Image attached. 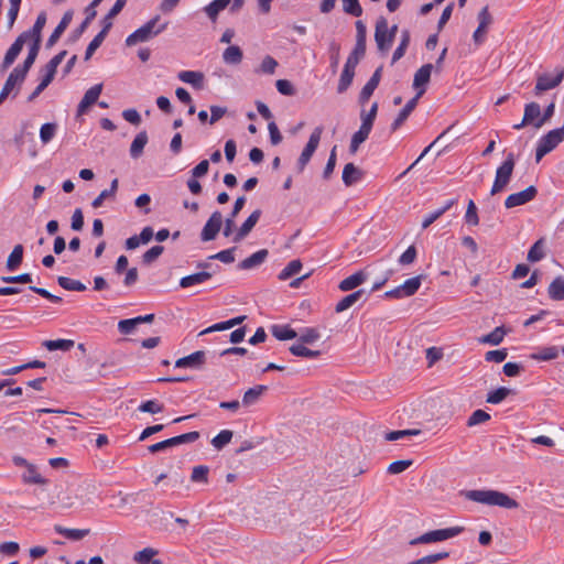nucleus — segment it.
I'll return each instance as SVG.
<instances>
[{"label":"nucleus","instance_id":"49","mask_svg":"<svg viewBox=\"0 0 564 564\" xmlns=\"http://www.w3.org/2000/svg\"><path fill=\"white\" fill-rule=\"evenodd\" d=\"M421 283H422V276L421 275L413 276L411 279L405 280L401 284V289L403 290V294H405L406 297L415 294L417 292V290L420 289Z\"/></svg>","mask_w":564,"mask_h":564},{"label":"nucleus","instance_id":"56","mask_svg":"<svg viewBox=\"0 0 564 564\" xmlns=\"http://www.w3.org/2000/svg\"><path fill=\"white\" fill-rule=\"evenodd\" d=\"M29 43H30L29 53H28V56L24 59L22 66L30 70V68L32 67V65L34 64V62L39 55L41 43L40 42H29Z\"/></svg>","mask_w":564,"mask_h":564},{"label":"nucleus","instance_id":"47","mask_svg":"<svg viewBox=\"0 0 564 564\" xmlns=\"http://www.w3.org/2000/svg\"><path fill=\"white\" fill-rule=\"evenodd\" d=\"M57 282L59 286L67 291L83 292L86 290V285L78 280H74L67 276H58Z\"/></svg>","mask_w":564,"mask_h":564},{"label":"nucleus","instance_id":"4","mask_svg":"<svg viewBox=\"0 0 564 564\" xmlns=\"http://www.w3.org/2000/svg\"><path fill=\"white\" fill-rule=\"evenodd\" d=\"M463 531L462 527H452L445 529H438L429 531L410 541L411 545L429 544L435 542H442L457 536Z\"/></svg>","mask_w":564,"mask_h":564},{"label":"nucleus","instance_id":"22","mask_svg":"<svg viewBox=\"0 0 564 564\" xmlns=\"http://www.w3.org/2000/svg\"><path fill=\"white\" fill-rule=\"evenodd\" d=\"M72 19H73V12L72 11H66L64 13L62 20L59 21V23L57 24V26L55 28V30L53 31V33L48 37V40L46 42V47L47 48H51V47H53L56 44V42L59 40L61 35L68 28L69 23L72 22Z\"/></svg>","mask_w":564,"mask_h":564},{"label":"nucleus","instance_id":"15","mask_svg":"<svg viewBox=\"0 0 564 564\" xmlns=\"http://www.w3.org/2000/svg\"><path fill=\"white\" fill-rule=\"evenodd\" d=\"M206 355L203 350H197L188 356L182 357L175 361L176 368L199 369L205 364Z\"/></svg>","mask_w":564,"mask_h":564},{"label":"nucleus","instance_id":"62","mask_svg":"<svg viewBox=\"0 0 564 564\" xmlns=\"http://www.w3.org/2000/svg\"><path fill=\"white\" fill-rule=\"evenodd\" d=\"M490 420V414L484 410H476L467 420V425L469 427L485 423Z\"/></svg>","mask_w":564,"mask_h":564},{"label":"nucleus","instance_id":"17","mask_svg":"<svg viewBox=\"0 0 564 564\" xmlns=\"http://www.w3.org/2000/svg\"><path fill=\"white\" fill-rule=\"evenodd\" d=\"M357 65L358 64H356L355 59L346 61L337 86V91L339 94L345 93L351 85Z\"/></svg>","mask_w":564,"mask_h":564},{"label":"nucleus","instance_id":"30","mask_svg":"<svg viewBox=\"0 0 564 564\" xmlns=\"http://www.w3.org/2000/svg\"><path fill=\"white\" fill-rule=\"evenodd\" d=\"M371 132V128L361 124L359 130L356 131L350 140L349 151L356 153L360 144L364 143Z\"/></svg>","mask_w":564,"mask_h":564},{"label":"nucleus","instance_id":"2","mask_svg":"<svg viewBox=\"0 0 564 564\" xmlns=\"http://www.w3.org/2000/svg\"><path fill=\"white\" fill-rule=\"evenodd\" d=\"M160 21V15H155L151 20H149L145 24L137 29L133 33H131L126 39V44L128 46L137 45L138 43L148 42L152 37L159 35L161 32H163L167 23H163L160 26H158V22Z\"/></svg>","mask_w":564,"mask_h":564},{"label":"nucleus","instance_id":"3","mask_svg":"<svg viewBox=\"0 0 564 564\" xmlns=\"http://www.w3.org/2000/svg\"><path fill=\"white\" fill-rule=\"evenodd\" d=\"M514 155L509 153L502 164L496 171V177L490 191L491 195H496L505 189L509 184L513 169H514Z\"/></svg>","mask_w":564,"mask_h":564},{"label":"nucleus","instance_id":"63","mask_svg":"<svg viewBox=\"0 0 564 564\" xmlns=\"http://www.w3.org/2000/svg\"><path fill=\"white\" fill-rule=\"evenodd\" d=\"M557 356H558L557 348L554 346H551V347L543 348L538 354H533L532 358L535 360H545L546 361V360H553V359L557 358Z\"/></svg>","mask_w":564,"mask_h":564},{"label":"nucleus","instance_id":"39","mask_svg":"<svg viewBox=\"0 0 564 564\" xmlns=\"http://www.w3.org/2000/svg\"><path fill=\"white\" fill-rule=\"evenodd\" d=\"M148 143V134L145 131L139 132L130 147V155L138 159L142 153L145 144Z\"/></svg>","mask_w":564,"mask_h":564},{"label":"nucleus","instance_id":"53","mask_svg":"<svg viewBox=\"0 0 564 564\" xmlns=\"http://www.w3.org/2000/svg\"><path fill=\"white\" fill-rule=\"evenodd\" d=\"M343 11L349 15L359 18L362 15V8L359 0H341Z\"/></svg>","mask_w":564,"mask_h":564},{"label":"nucleus","instance_id":"45","mask_svg":"<svg viewBox=\"0 0 564 564\" xmlns=\"http://www.w3.org/2000/svg\"><path fill=\"white\" fill-rule=\"evenodd\" d=\"M75 345L74 340L72 339H56V340H45L43 343V346L48 349L50 351L53 350H63L67 351L70 348H73Z\"/></svg>","mask_w":564,"mask_h":564},{"label":"nucleus","instance_id":"64","mask_svg":"<svg viewBox=\"0 0 564 564\" xmlns=\"http://www.w3.org/2000/svg\"><path fill=\"white\" fill-rule=\"evenodd\" d=\"M164 251L163 246H153L148 251H145L142 256V262L145 264H150L154 262Z\"/></svg>","mask_w":564,"mask_h":564},{"label":"nucleus","instance_id":"23","mask_svg":"<svg viewBox=\"0 0 564 564\" xmlns=\"http://www.w3.org/2000/svg\"><path fill=\"white\" fill-rule=\"evenodd\" d=\"M367 273L362 270L355 272L354 274L345 278L340 281L338 288L343 292L351 291L361 285L367 280Z\"/></svg>","mask_w":564,"mask_h":564},{"label":"nucleus","instance_id":"14","mask_svg":"<svg viewBox=\"0 0 564 564\" xmlns=\"http://www.w3.org/2000/svg\"><path fill=\"white\" fill-rule=\"evenodd\" d=\"M28 42L29 41L22 34H20L15 39V41L12 43V45L9 47V50L7 51V53L4 55L3 62L1 64V70H6L14 63V61L21 53L23 45Z\"/></svg>","mask_w":564,"mask_h":564},{"label":"nucleus","instance_id":"32","mask_svg":"<svg viewBox=\"0 0 564 564\" xmlns=\"http://www.w3.org/2000/svg\"><path fill=\"white\" fill-rule=\"evenodd\" d=\"M361 171L354 163H347L343 170V182L346 186H351L361 178Z\"/></svg>","mask_w":564,"mask_h":564},{"label":"nucleus","instance_id":"31","mask_svg":"<svg viewBox=\"0 0 564 564\" xmlns=\"http://www.w3.org/2000/svg\"><path fill=\"white\" fill-rule=\"evenodd\" d=\"M242 58V50L237 45L228 46L223 53V61L228 65H238Z\"/></svg>","mask_w":564,"mask_h":564},{"label":"nucleus","instance_id":"36","mask_svg":"<svg viewBox=\"0 0 564 564\" xmlns=\"http://www.w3.org/2000/svg\"><path fill=\"white\" fill-rule=\"evenodd\" d=\"M118 178L112 180L110 187L107 189H104L93 202L91 206L94 208H99L102 206L104 200L107 198H113L116 196V193L118 191Z\"/></svg>","mask_w":564,"mask_h":564},{"label":"nucleus","instance_id":"24","mask_svg":"<svg viewBox=\"0 0 564 564\" xmlns=\"http://www.w3.org/2000/svg\"><path fill=\"white\" fill-rule=\"evenodd\" d=\"M177 78L186 84L192 85L195 89H203L204 74L197 70H182L177 74Z\"/></svg>","mask_w":564,"mask_h":564},{"label":"nucleus","instance_id":"12","mask_svg":"<svg viewBox=\"0 0 564 564\" xmlns=\"http://www.w3.org/2000/svg\"><path fill=\"white\" fill-rule=\"evenodd\" d=\"M423 89L419 90L416 95L405 104V106L401 109L391 124L392 132L397 131L408 120L409 116L415 109L417 101L423 96Z\"/></svg>","mask_w":564,"mask_h":564},{"label":"nucleus","instance_id":"58","mask_svg":"<svg viewBox=\"0 0 564 564\" xmlns=\"http://www.w3.org/2000/svg\"><path fill=\"white\" fill-rule=\"evenodd\" d=\"M448 556H449L448 552H440V553L423 556L421 558L410 562L409 564H434L442 560L447 558Z\"/></svg>","mask_w":564,"mask_h":564},{"label":"nucleus","instance_id":"35","mask_svg":"<svg viewBox=\"0 0 564 564\" xmlns=\"http://www.w3.org/2000/svg\"><path fill=\"white\" fill-rule=\"evenodd\" d=\"M524 122L529 124H533L535 127V122L541 119V107L538 102H529L524 107L523 113Z\"/></svg>","mask_w":564,"mask_h":564},{"label":"nucleus","instance_id":"5","mask_svg":"<svg viewBox=\"0 0 564 564\" xmlns=\"http://www.w3.org/2000/svg\"><path fill=\"white\" fill-rule=\"evenodd\" d=\"M322 133H323V127H316L313 130V132L311 133L308 141H307L306 145L304 147V149L297 160V163H296L299 172L304 171L305 166L311 161L314 152L318 148V144H319L321 138H322Z\"/></svg>","mask_w":564,"mask_h":564},{"label":"nucleus","instance_id":"51","mask_svg":"<svg viewBox=\"0 0 564 564\" xmlns=\"http://www.w3.org/2000/svg\"><path fill=\"white\" fill-rule=\"evenodd\" d=\"M544 239H539L529 250L528 260L530 262H538L544 258Z\"/></svg>","mask_w":564,"mask_h":564},{"label":"nucleus","instance_id":"60","mask_svg":"<svg viewBox=\"0 0 564 564\" xmlns=\"http://www.w3.org/2000/svg\"><path fill=\"white\" fill-rule=\"evenodd\" d=\"M156 554L158 551L155 549L144 547L134 554L133 560L140 564H149Z\"/></svg>","mask_w":564,"mask_h":564},{"label":"nucleus","instance_id":"21","mask_svg":"<svg viewBox=\"0 0 564 564\" xmlns=\"http://www.w3.org/2000/svg\"><path fill=\"white\" fill-rule=\"evenodd\" d=\"M261 210L256 209L251 213V215L245 220V223L240 226L238 231L234 237L235 242L241 241L249 232L253 229L258 220L260 219Z\"/></svg>","mask_w":564,"mask_h":564},{"label":"nucleus","instance_id":"26","mask_svg":"<svg viewBox=\"0 0 564 564\" xmlns=\"http://www.w3.org/2000/svg\"><path fill=\"white\" fill-rule=\"evenodd\" d=\"M245 204H246V197L245 196H240V197H238L236 199V202L234 204V208H232L231 214H230V217H228L225 220V228H224V232H223L225 237H229L232 234V230H234V227H235L234 219L239 214V212L243 208Z\"/></svg>","mask_w":564,"mask_h":564},{"label":"nucleus","instance_id":"59","mask_svg":"<svg viewBox=\"0 0 564 564\" xmlns=\"http://www.w3.org/2000/svg\"><path fill=\"white\" fill-rule=\"evenodd\" d=\"M138 409L141 412L156 414L161 413L164 410V405L158 402L156 400H148L142 402Z\"/></svg>","mask_w":564,"mask_h":564},{"label":"nucleus","instance_id":"43","mask_svg":"<svg viewBox=\"0 0 564 564\" xmlns=\"http://www.w3.org/2000/svg\"><path fill=\"white\" fill-rule=\"evenodd\" d=\"M302 269V262L299 259L290 261L286 267L279 273L280 281H286L297 274Z\"/></svg>","mask_w":564,"mask_h":564},{"label":"nucleus","instance_id":"25","mask_svg":"<svg viewBox=\"0 0 564 564\" xmlns=\"http://www.w3.org/2000/svg\"><path fill=\"white\" fill-rule=\"evenodd\" d=\"M213 273L208 271H200L194 274H189L186 276H183L180 280V286L183 289H187L197 284L205 283L209 279H212Z\"/></svg>","mask_w":564,"mask_h":564},{"label":"nucleus","instance_id":"1","mask_svg":"<svg viewBox=\"0 0 564 564\" xmlns=\"http://www.w3.org/2000/svg\"><path fill=\"white\" fill-rule=\"evenodd\" d=\"M465 497L468 500L478 503L499 506L506 509H516L519 506L514 499L510 498L503 492L496 490H468L466 491Z\"/></svg>","mask_w":564,"mask_h":564},{"label":"nucleus","instance_id":"16","mask_svg":"<svg viewBox=\"0 0 564 564\" xmlns=\"http://www.w3.org/2000/svg\"><path fill=\"white\" fill-rule=\"evenodd\" d=\"M102 90V85L97 84L90 87L84 95L83 99L78 104L77 107V116L84 115L87 109L93 106L99 98Z\"/></svg>","mask_w":564,"mask_h":564},{"label":"nucleus","instance_id":"40","mask_svg":"<svg viewBox=\"0 0 564 564\" xmlns=\"http://www.w3.org/2000/svg\"><path fill=\"white\" fill-rule=\"evenodd\" d=\"M22 480L25 484L45 485L47 480L41 476L36 467L30 464L22 475Z\"/></svg>","mask_w":564,"mask_h":564},{"label":"nucleus","instance_id":"34","mask_svg":"<svg viewBox=\"0 0 564 564\" xmlns=\"http://www.w3.org/2000/svg\"><path fill=\"white\" fill-rule=\"evenodd\" d=\"M128 0H117L106 17L102 19V30L109 32L112 26V19L124 8Z\"/></svg>","mask_w":564,"mask_h":564},{"label":"nucleus","instance_id":"37","mask_svg":"<svg viewBox=\"0 0 564 564\" xmlns=\"http://www.w3.org/2000/svg\"><path fill=\"white\" fill-rule=\"evenodd\" d=\"M547 293L550 299L554 301L564 300V278H555L549 285Z\"/></svg>","mask_w":564,"mask_h":564},{"label":"nucleus","instance_id":"7","mask_svg":"<svg viewBox=\"0 0 564 564\" xmlns=\"http://www.w3.org/2000/svg\"><path fill=\"white\" fill-rule=\"evenodd\" d=\"M356 44L352 52L349 54L347 61H354L356 64L359 63L360 58L364 57L366 53V39H367V29L365 23L361 20L356 21Z\"/></svg>","mask_w":564,"mask_h":564},{"label":"nucleus","instance_id":"10","mask_svg":"<svg viewBox=\"0 0 564 564\" xmlns=\"http://www.w3.org/2000/svg\"><path fill=\"white\" fill-rule=\"evenodd\" d=\"M538 194V189L535 186L531 185L527 187L525 189L513 193L509 195L505 200L506 208H513L517 206L524 205L535 198Z\"/></svg>","mask_w":564,"mask_h":564},{"label":"nucleus","instance_id":"13","mask_svg":"<svg viewBox=\"0 0 564 564\" xmlns=\"http://www.w3.org/2000/svg\"><path fill=\"white\" fill-rule=\"evenodd\" d=\"M564 78V69H561L555 76L543 74L538 77L535 85V94L539 95L543 91L550 90L558 86Z\"/></svg>","mask_w":564,"mask_h":564},{"label":"nucleus","instance_id":"44","mask_svg":"<svg viewBox=\"0 0 564 564\" xmlns=\"http://www.w3.org/2000/svg\"><path fill=\"white\" fill-rule=\"evenodd\" d=\"M232 436V431L223 430L212 440L210 443L215 449L221 451L226 445H228L231 442Z\"/></svg>","mask_w":564,"mask_h":564},{"label":"nucleus","instance_id":"29","mask_svg":"<svg viewBox=\"0 0 564 564\" xmlns=\"http://www.w3.org/2000/svg\"><path fill=\"white\" fill-rule=\"evenodd\" d=\"M365 295L364 290L355 291L345 297H343L335 306L336 313H341L349 307H351L355 303H357Z\"/></svg>","mask_w":564,"mask_h":564},{"label":"nucleus","instance_id":"28","mask_svg":"<svg viewBox=\"0 0 564 564\" xmlns=\"http://www.w3.org/2000/svg\"><path fill=\"white\" fill-rule=\"evenodd\" d=\"M268 390L267 386H254L250 389H248L242 397L241 404L243 406H251L260 400L261 395Z\"/></svg>","mask_w":564,"mask_h":564},{"label":"nucleus","instance_id":"54","mask_svg":"<svg viewBox=\"0 0 564 564\" xmlns=\"http://www.w3.org/2000/svg\"><path fill=\"white\" fill-rule=\"evenodd\" d=\"M57 124L54 122L44 123L40 129V139L43 144H47L55 137Z\"/></svg>","mask_w":564,"mask_h":564},{"label":"nucleus","instance_id":"20","mask_svg":"<svg viewBox=\"0 0 564 564\" xmlns=\"http://www.w3.org/2000/svg\"><path fill=\"white\" fill-rule=\"evenodd\" d=\"M432 69V64H425L415 72L413 78V88L416 90V93L422 89L424 91L426 90V85L430 82Z\"/></svg>","mask_w":564,"mask_h":564},{"label":"nucleus","instance_id":"9","mask_svg":"<svg viewBox=\"0 0 564 564\" xmlns=\"http://www.w3.org/2000/svg\"><path fill=\"white\" fill-rule=\"evenodd\" d=\"M477 19H478V28L475 30L474 34H473V40H474V43L479 46L481 45L484 42H485V39H486V33H487V29L489 28V25L492 23V17L489 12V9L488 7H484L478 15H477Z\"/></svg>","mask_w":564,"mask_h":564},{"label":"nucleus","instance_id":"52","mask_svg":"<svg viewBox=\"0 0 564 564\" xmlns=\"http://www.w3.org/2000/svg\"><path fill=\"white\" fill-rule=\"evenodd\" d=\"M511 390L506 387H500L487 394L486 401L491 404H499L502 402L509 394Z\"/></svg>","mask_w":564,"mask_h":564},{"label":"nucleus","instance_id":"61","mask_svg":"<svg viewBox=\"0 0 564 564\" xmlns=\"http://www.w3.org/2000/svg\"><path fill=\"white\" fill-rule=\"evenodd\" d=\"M321 337L319 332L313 327H306L302 330L300 335V341L302 344H313L318 340Z\"/></svg>","mask_w":564,"mask_h":564},{"label":"nucleus","instance_id":"46","mask_svg":"<svg viewBox=\"0 0 564 564\" xmlns=\"http://www.w3.org/2000/svg\"><path fill=\"white\" fill-rule=\"evenodd\" d=\"M410 43V32L408 30H403L401 34V41L392 55V63H395L400 58H402L405 54V51Z\"/></svg>","mask_w":564,"mask_h":564},{"label":"nucleus","instance_id":"41","mask_svg":"<svg viewBox=\"0 0 564 564\" xmlns=\"http://www.w3.org/2000/svg\"><path fill=\"white\" fill-rule=\"evenodd\" d=\"M231 0H213L208 6L205 7V12L208 18L215 21L220 11L225 10Z\"/></svg>","mask_w":564,"mask_h":564},{"label":"nucleus","instance_id":"55","mask_svg":"<svg viewBox=\"0 0 564 564\" xmlns=\"http://www.w3.org/2000/svg\"><path fill=\"white\" fill-rule=\"evenodd\" d=\"M209 468L206 465L195 466L192 470L191 480L193 482H208Z\"/></svg>","mask_w":564,"mask_h":564},{"label":"nucleus","instance_id":"33","mask_svg":"<svg viewBox=\"0 0 564 564\" xmlns=\"http://www.w3.org/2000/svg\"><path fill=\"white\" fill-rule=\"evenodd\" d=\"M23 260V246L17 245L7 259L6 267L9 271H15Z\"/></svg>","mask_w":564,"mask_h":564},{"label":"nucleus","instance_id":"18","mask_svg":"<svg viewBox=\"0 0 564 564\" xmlns=\"http://www.w3.org/2000/svg\"><path fill=\"white\" fill-rule=\"evenodd\" d=\"M381 72L382 67H378L370 79L366 83V85L362 87L360 94H359V102L361 105H365L378 87L381 78Z\"/></svg>","mask_w":564,"mask_h":564},{"label":"nucleus","instance_id":"27","mask_svg":"<svg viewBox=\"0 0 564 564\" xmlns=\"http://www.w3.org/2000/svg\"><path fill=\"white\" fill-rule=\"evenodd\" d=\"M269 252L267 249L258 250L257 252L252 253L250 257L246 258L239 263V268L242 270H250L253 269L260 264H262Z\"/></svg>","mask_w":564,"mask_h":564},{"label":"nucleus","instance_id":"19","mask_svg":"<svg viewBox=\"0 0 564 564\" xmlns=\"http://www.w3.org/2000/svg\"><path fill=\"white\" fill-rule=\"evenodd\" d=\"M45 23H46V13L45 12H41L36 20H35V23L34 25L32 26V29L28 30V31H24L22 32L21 34L23 36H25V39L29 41V42H40L41 43V40H42V30L43 28L45 26Z\"/></svg>","mask_w":564,"mask_h":564},{"label":"nucleus","instance_id":"57","mask_svg":"<svg viewBox=\"0 0 564 564\" xmlns=\"http://www.w3.org/2000/svg\"><path fill=\"white\" fill-rule=\"evenodd\" d=\"M378 112V102H373L369 111L362 110L360 113L361 124L372 129Z\"/></svg>","mask_w":564,"mask_h":564},{"label":"nucleus","instance_id":"11","mask_svg":"<svg viewBox=\"0 0 564 564\" xmlns=\"http://www.w3.org/2000/svg\"><path fill=\"white\" fill-rule=\"evenodd\" d=\"M223 225V215L220 212L216 210L212 214L209 219L206 221L203 227L200 239L203 241L214 240L219 232Z\"/></svg>","mask_w":564,"mask_h":564},{"label":"nucleus","instance_id":"48","mask_svg":"<svg viewBox=\"0 0 564 564\" xmlns=\"http://www.w3.org/2000/svg\"><path fill=\"white\" fill-rule=\"evenodd\" d=\"M290 352L294 356L310 358V359L316 358L321 354L318 350L308 349L302 343L292 345L290 347Z\"/></svg>","mask_w":564,"mask_h":564},{"label":"nucleus","instance_id":"42","mask_svg":"<svg viewBox=\"0 0 564 564\" xmlns=\"http://www.w3.org/2000/svg\"><path fill=\"white\" fill-rule=\"evenodd\" d=\"M505 335H506V330L503 329L502 326H499V327H496L489 334L480 337L479 343L497 346L503 340Z\"/></svg>","mask_w":564,"mask_h":564},{"label":"nucleus","instance_id":"38","mask_svg":"<svg viewBox=\"0 0 564 564\" xmlns=\"http://www.w3.org/2000/svg\"><path fill=\"white\" fill-rule=\"evenodd\" d=\"M271 334L278 340H289L293 339L297 336L296 332L291 328L289 325H273L270 328Z\"/></svg>","mask_w":564,"mask_h":564},{"label":"nucleus","instance_id":"6","mask_svg":"<svg viewBox=\"0 0 564 564\" xmlns=\"http://www.w3.org/2000/svg\"><path fill=\"white\" fill-rule=\"evenodd\" d=\"M198 438H199V433L196 432V431H193V432H188V433H185V434H182V435H177V436H174V437L161 441L159 443L152 444V445H150L148 447V449H149L150 453L154 454V453H158L160 451H164L166 448H170L172 446H178V445H182V444L194 443Z\"/></svg>","mask_w":564,"mask_h":564},{"label":"nucleus","instance_id":"8","mask_svg":"<svg viewBox=\"0 0 564 564\" xmlns=\"http://www.w3.org/2000/svg\"><path fill=\"white\" fill-rule=\"evenodd\" d=\"M375 41L380 52H388L393 43L391 34L388 33V21L379 18L376 22Z\"/></svg>","mask_w":564,"mask_h":564},{"label":"nucleus","instance_id":"50","mask_svg":"<svg viewBox=\"0 0 564 564\" xmlns=\"http://www.w3.org/2000/svg\"><path fill=\"white\" fill-rule=\"evenodd\" d=\"M108 32L101 29V31L91 40L85 52V61H88L93 56L96 50L102 44Z\"/></svg>","mask_w":564,"mask_h":564}]
</instances>
